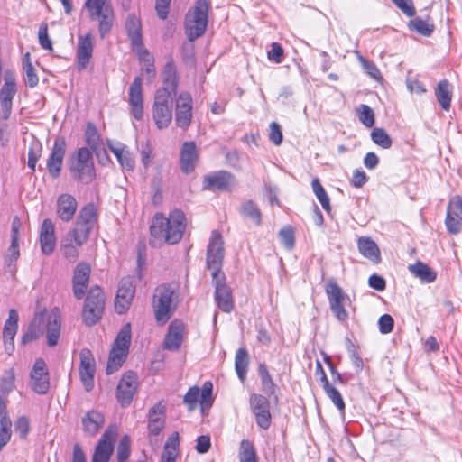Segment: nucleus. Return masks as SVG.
I'll use <instances>...</instances> for the list:
<instances>
[{"label": "nucleus", "mask_w": 462, "mask_h": 462, "mask_svg": "<svg viewBox=\"0 0 462 462\" xmlns=\"http://www.w3.org/2000/svg\"><path fill=\"white\" fill-rule=\"evenodd\" d=\"M185 228V216L180 210L172 211L169 217L156 213L150 226V245L159 247L163 244H177L181 240Z\"/></svg>", "instance_id": "f257e3e1"}, {"label": "nucleus", "mask_w": 462, "mask_h": 462, "mask_svg": "<svg viewBox=\"0 0 462 462\" xmlns=\"http://www.w3.org/2000/svg\"><path fill=\"white\" fill-rule=\"evenodd\" d=\"M61 318L58 309L49 313L46 310L35 314L27 331L22 337V343L26 345L40 338L46 332L47 345L55 346L60 337Z\"/></svg>", "instance_id": "f03ea898"}, {"label": "nucleus", "mask_w": 462, "mask_h": 462, "mask_svg": "<svg viewBox=\"0 0 462 462\" xmlns=\"http://www.w3.org/2000/svg\"><path fill=\"white\" fill-rule=\"evenodd\" d=\"M209 8L210 4L208 0H196L195 6L187 13L184 29L189 42H194L205 33Z\"/></svg>", "instance_id": "7ed1b4c3"}, {"label": "nucleus", "mask_w": 462, "mask_h": 462, "mask_svg": "<svg viewBox=\"0 0 462 462\" xmlns=\"http://www.w3.org/2000/svg\"><path fill=\"white\" fill-rule=\"evenodd\" d=\"M175 290L170 284L159 285L152 296V309L156 322L164 325L173 315L177 304Z\"/></svg>", "instance_id": "20e7f679"}, {"label": "nucleus", "mask_w": 462, "mask_h": 462, "mask_svg": "<svg viewBox=\"0 0 462 462\" xmlns=\"http://www.w3.org/2000/svg\"><path fill=\"white\" fill-rule=\"evenodd\" d=\"M85 7L91 21L98 22V32L104 39L113 29L115 12L110 0H86Z\"/></svg>", "instance_id": "39448f33"}, {"label": "nucleus", "mask_w": 462, "mask_h": 462, "mask_svg": "<svg viewBox=\"0 0 462 462\" xmlns=\"http://www.w3.org/2000/svg\"><path fill=\"white\" fill-rule=\"evenodd\" d=\"M72 177L84 184L90 183L96 177L92 152L86 147L78 150L70 164Z\"/></svg>", "instance_id": "423d86ee"}, {"label": "nucleus", "mask_w": 462, "mask_h": 462, "mask_svg": "<svg viewBox=\"0 0 462 462\" xmlns=\"http://www.w3.org/2000/svg\"><path fill=\"white\" fill-rule=\"evenodd\" d=\"M152 118L158 129L167 128L172 120V96L165 89H157L152 108Z\"/></svg>", "instance_id": "0eeeda50"}, {"label": "nucleus", "mask_w": 462, "mask_h": 462, "mask_svg": "<svg viewBox=\"0 0 462 462\" xmlns=\"http://www.w3.org/2000/svg\"><path fill=\"white\" fill-rule=\"evenodd\" d=\"M325 291L328 295L330 310L339 321H345L348 318V313L345 308L349 297L344 293L340 286L334 279H329L325 286Z\"/></svg>", "instance_id": "6e6552de"}, {"label": "nucleus", "mask_w": 462, "mask_h": 462, "mask_svg": "<svg viewBox=\"0 0 462 462\" xmlns=\"http://www.w3.org/2000/svg\"><path fill=\"white\" fill-rule=\"evenodd\" d=\"M223 244L221 234L217 230L212 231L207 249V265L212 271V278H216L217 274L224 273L221 271L224 259Z\"/></svg>", "instance_id": "1a4fd4ad"}, {"label": "nucleus", "mask_w": 462, "mask_h": 462, "mask_svg": "<svg viewBox=\"0 0 462 462\" xmlns=\"http://www.w3.org/2000/svg\"><path fill=\"white\" fill-rule=\"evenodd\" d=\"M117 433L118 429L116 425H110L106 430L95 448L91 462H109L114 451V443Z\"/></svg>", "instance_id": "9d476101"}, {"label": "nucleus", "mask_w": 462, "mask_h": 462, "mask_svg": "<svg viewBox=\"0 0 462 462\" xmlns=\"http://www.w3.org/2000/svg\"><path fill=\"white\" fill-rule=\"evenodd\" d=\"M249 406L255 417L257 426L263 430L269 429L272 422V415L268 398L262 394L252 393L249 397Z\"/></svg>", "instance_id": "9b49d317"}, {"label": "nucleus", "mask_w": 462, "mask_h": 462, "mask_svg": "<svg viewBox=\"0 0 462 462\" xmlns=\"http://www.w3.org/2000/svg\"><path fill=\"white\" fill-rule=\"evenodd\" d=\"M137 387V375L132 371L125 373L116 387V398L123 407L130 405Z\"/></svg>", "instance_id": "f8f14e48"}, {"label": "nucleus", "mask_w": 462, "mask_h": 462, "mask_svg": "<svg viewBox=\"0 0 462 462\" xmlns=\"http://www.w3.org/2000/svg\"><path fill=\"white\" fill-rule=\"evenodd\" d=\"M193 102L191 95L187 92H181L176 98L175 123L178 127L187 129L192 120Z\"/></svg>", "instance_id": "ddd939ff"}, {"label": "nucleus", "mask_w": 462, "mask_h": 462, "mask_svg": "<svg viewBox=\"0 0 462 462\" xmlns=\"http://www.w3.org/2000/svg\"><path fill=\"white\" fill-rule=\"evenodd\" d=\"M215 285V300L218 308L226 313H229L234 308L232 291L226 282L225 273L217 274L212 278Z\"/></svg>", "instance_id": "4468645a"}, {"label": "nucleus", "mask_w": 462, "mask_h": 462, "mask_svg": "<svg viewBox=\"0 0 462 462\" xmlns=\"http://www.w3.org/2000/svg\"><path fill=\"white\" fill-rule=\"evenodd\" d=\"M15 79L12 72H5V84L0 90L1 113L4 120L10 117L13 106V99L16 94Z\"/></svg>", "instance_id": "2eb2a0df"}, {"label": "nucleus", "mask_w": 462, "mask_h": 462, "mask_svg": "<svg viewBox=\"0 0 462 462\" xmlns=\"http://www.w3.org/2000/svg\"><path fill=\"white\" fill-rule=\"evenodd\" d=\"M135 292V286L130 276L124 277L118 286L115 309L118 314H124L129 309Z\"/></svg>", "instance_id": "dca6fc26"}, {"label": "nucleus", "mask_w": 462, "mask_h": 462, "mask_svg": "<svg viewBox=\"0 0 462 462\" xmlns=\"http://www.w3.org/2000/svg\"><path fill=\"white\" fill-rule=\"evenodd\" d=\"M31 387L38 394H45L50 388L49 373L45 361L36 359L31 371Z\"/></svg>", "instance_id": "f3484780"}, {"label": "nucleus", "mask_w": 462, "mask_h": 462, "mask_svg": "<svg viewBox=\"0 0 462 462\" xmlns=\"http://www.w3.org/2000/svg\"><path fill=\"white\" fill-rule=\"evenodd\" d=\"M446 226L450 234H457L462 226V197L457 195L453 197L448 205Z\"/></svg>", "instance_id": "a211bd4d"}, {"label": "nucleus", "mask_w": 462, "mask_h": 462, "mask_svg": "<svg viewBox=\"0 0 462 462\" xmlns=\"http://www.w3.org/2000/svg\"><path fill=\"white\" fill-rule=\"evenodd\" d=\"M65 152L66 141L63 137L59 136L54 141L51 152L47 161V169L52 178L60 176Z\"/></svg>", "instance_id": "6ab92c4d"}, {"label": "nucleus", "mask_w": 462, "mask_h": 462, "mask_svg": "<svg viewBox=\"0 0 462 462\" xmlns=\"http://www.w3.org/2000/svg\"><path fill=\"white\" fill-rule=\"evenodd\" d=\"M95 372L96 365L93 355L88 349H82L80 351L79 374L87 392L93 388Z\"/></svg>", "instance_id": "aec40b11"}, {"label": "nucleus", "mask_w": 462, "mask_h": 462, "mask_svg": "<svg viewBox=\"0 0 462 462\" xmlns=\"http://www.w3.org/2000/svg\"><path fill=\"white\" fill-rule=\"evenodd\" d=\"M128 104L130 106L131 114L136 120H141L143 116V95L142 79L136 77L129 87Z\"/></svg>", "instance_id": "412c9836"}, {"label": "nucleus", "mask_w": 462, "mask_h": 462, "mask_svg": "<svg viewBox=\"0 0 462 462\" xmlns=\"http://www.w3.org/2000/svg\"><path fill=\"white\" fill-rule=\"evenodd\" d=\"M90 272V265L84 262L79 263L74 269L72 278L73 294L78 300H81L85 296L89 283Z\"/></svg>", "instance_id": "4be33fe9"}, {"label": "nucleus", "mask_w": 462, "mask_h": 462, "mask_svg": "<svg viewBox=\"0 0 462 462\" xmlns=\"http://www.w3.org/2000/svg\"><path fill=\"white\" fill-rule=\"evenodd\" d=\"M234 176L226 171H219L204 177L203 189L207 190H226L228 189Z\"/></svg>", "instance_id": "5701e85b"}, {"label": "nucleus", "mask_w": 462, "mask_h": 462, "mask_svg": "<svg viewBox=\"0 0 462 462\" xmlns=\"http://www.w3.org/2000/svg\"><path fill=\"white\" fill-rule=\"evenodd\" d=\"M199 160L197 146L194 142H185L180 149V165L182 172L189 174L195 170Z\"/></svg>", "instance_id": "b1692460"}, {"label": "nucleus", "mask_w": 462, "mask_h": 462, "mask_svg": "<svg viewBox=\"0 0 462 462\" xmlns=\"http://www.w3.org/2000/svg\"><path fill=\"white\" fill-rule=\"evenodd\" d=\"M125 30L135 51L145 49L142 37V23L139 17L134 14H129L125 21Z\"/></svg>", "instance_id": "393cba45"}, {"label": "nucleus", "mask_w": 462, "mask_h": 462, "mask_svg": "<svg viewBox=\"0 0 462 462\" xmlns=\"http://www.w3.org/2000/svg\"><path fill=\"white\" fill-rule=\"evenodd\" d=\"M40 245L42 252L49 255L56 245L55 226L50 218L43 220L40 230Z\"/></svg>", "instance_id": "a878e982"}, {"label": "nucleus", "mask_w": 462, "mask_h": 462, "mask_svg": "<svg viewBox=\"0 0 462 462\" xmlns=\"http://www.w3.org/2000/svg\"><path fill=\"white\" fill-rule=\"evenodd\" d=\"M78 208L76 199L70 194H61L57 199V215L64 222L73 219Z\"/></svg>", "instance_id": "bb28decb"}, {"label": "nucleus", "mask_w": 462, "mask_h": 462, "mask_svg": "<svg viewBox=\"0 0 462 462\" xmlns=\"http://www.w3.org/2000/svg\"><path fill=\"white\" fill-rule=\"evenodd\" d=\"M183 332L184 324L180 320L171 321L164 338V347L171 351L178 350L183 339Z\"/></svg>", "instance_id": "cd10ccee"}, {"label": "nucleus", "mask_w": 462, "mask_h": 462, "mask_svg": "<svg viewBox=\"0 0 462 462\" xmlns=\"http://www.w3.org/2000/svg\"><path fill=\"white\" fill-rule=\"evenodd\" d=\"M165 426V405L158 402L149 411L148 430L150 434L158 436Z\"/></svg>", "instance_id": "c85d7f7f"}, {"label": "nucleus", "mask_w": 462, "mask_h": 462, "mask_svg": "<svg viewBox=\"0 0 462 462\" xmlns=\"http://www.w3.org/2000/svg\"><path fill=\"white\" fill-rule=\"evenodd\" d=\"M93 52V42L90 33L85 36L79 37L78 50H77V60L79 69H83L87 67L92 57Z\"/></svg>", "instance_id": "c756f323"}, {"label": "nucleus", "mask_w": 462, "mask_h": 462, "mask_svg": "<svg viewBox=\"0 0 462 462\" xmlns=\"http://www.w3.org/2000/svg\"><path fill=\"white\" fill-rule=\"evenodd\" d=\"M163 87L159 89H165L168 95L175 96L179 86V76L176 66L171 58L166 63L163 71Z\"/></svg>", "instance_id": "7c9ffc66"}, {"label": "nucleus", "mask_w": 462, "mask_h": 462, "mask_svg": "<svg viewBox=\"0 0 462 462\" xmlns=\"http://www.w3.org/2000/svg\"><path fill=\"white\" fill-rule=\"evenodd\" d=\"M18 313L15 310H9V317L5 323L3 337L6 349H14V338L18 328Z\"/></svg>", "instance_id": "2f4dec72"}, {"label": "nucleus", "mask_w": 462, "mask_h": 462, "mask_svg": "<svg viewBox=\"0 0 462 462\" xmlns=\"http://www.w3.org/2000/svg\"><path fill=\"white\" fill-rule=\"evenodd\" d=\"M105 418L100 412L92 410L82 418L83 430L89 436H95L103 427Z\"/></svg>", "instance_id": "473e14b6"}, {"label": "nucleus", "mask_w": 462, "mask_h": 462, "mask_svg": "<svg viewBox=\"0 0 462 462\" xmlns=\"http://www.w3.org/2000/svg\"><path fill=\"white\" fill-rule=\"evenodd\" d=\"M358 249L362 255L368 258L374 263H378L381 261L380 250L371 238L360 237L358 239Z\"/></svg>", "instance_id": "72a5a7b5"}, {"label": "nucleus", "mask_w": 462, "mask_h": 462, "mask_svg": "<svg viewBox=\"0 0 462 462\" xmlns=\"http://www.w3.org/2000/svg\"><path fill=\"white\" fill-rule=\"evenodd\" d=\"M180 436L173 432L167 439L161 457V462H176L179 454Z\"/></svg>", "instance_id": "f704fd0d"}, {"label": "nucleus", "mask_w": 462, "mask_h": 462, "mask_svg": "<svg viewBox=\"0 0 462 462\" xmlns=\"http://www.w3.org/2000/svg\"><path fill=\"white\" fill-rule=\"evenodd\" d=\"M408 270L423 282L431 283L437 279V273L420 261L414 264H410Z\"/></svg>", "instance_id": "c9c22d12"}, {"label": "nucleus", "mask_w": 462, "mask_h": 462, "mask_svg": "<svg viewBox=\"0 0 462 462\" xmlns=\"http://www.w3.org/2000/svg\"><path fill=\"white\" fill-rule=\"evenodd\" d=\"M435 95L438 102L443 110H449L452 92L450 83L447 79L440 80L435 89Z\"/></svg>", "instance_id": "e433bc0d"}, {"label": "nucleus", "mask_w": 462, "mask_h": 462, "mask_svg": "<svg viewBox=\"0 0 462 462\" xmlns=\"http://www.w3.org/2000/svg\"><path fill=\"white\" fill-rule=\"evenodd\" d=\"M249 365V356L245 348L241 347L236 353L235 368L236 374L241 382L246 378L247 369Z\"/></svg>", "instance_id": "4c0bfd02"}, {"label": "nucleus", "mask_w": 462, "mask_h": 462, "mask_svg": "<svg viewBox=\"0 0 462 462\" xmlns=\"http://www.w3.org/2000/svg\"><path fill=\"white\" fill-rule=\"evenodd\" d=\"M93 227L94 226L76 221L74 228L67 235H69V237L73 238L77 245L81 246L88 240L89 234Z\"/></svg>", "instance_id": "58836bf2"}, {"label": "nucleus", "mask_w": 462, "mask_h": 462, "mask_svg": "<svg viewBox=\"0 0 462 462\" xmlns=\"http://www.w3.org/2000/svg\"><path fill=\"white\" fill-rule=\"evenodd\" d=\"M79 247L73 238L69 237V235H67L61 242L60 251L62 255L69 262L75 263L79 256Z\"/></svg>", "instance_id": "ea45409f"}, {"label": "nucleus", "mask_w": 462, "mask_h": 462, "mask_svg": "<svg viewBox=\"0 0 462 462\" xmlns=\"http://www.w3.org/2000/svg\"><path fill=\"white\" fill-rule=\"evenodd\" d=\"M127 353L113 347L109 354V358L106 365V374H111L116 372L125 363Z\"/></svg>", "instance_id": "a19ab883"}, {"label": "nucleus", "mask_w": 462, "mask_h": 462, "mask_svg": "<svg viewBox=\"0 0 462 462\" xmlns=\"http://www.w3.org/2000/svg\"><path fill=\"white\" fill-rule=\"evenodd\" d=\"M131 336V325L130 323H126L122 327L117 334L113 347L128 354Z\"/></svg>", "instance_id": "79ce46f5"}, {"label": "nucleus", "mask_w": 462, "mask_h": 462, "mask_svg": "<svg viewBox=\"0 0 462 462\" xmlns=\"http://www.w3.org/2000/svg\"><path fill=\"white\" fill-rule=\"evenodd\" d=\"M258 371L261 377L262 391L269 396L274 394L277 385L273 381L267 366L264 364H260Z\"/></svg>", "instance_id": "37998d69"}, {"label": "nucleus", "mask_w": 462, "mask_h": 462, "mask_svg": "<svg viewBox=\"0 0 462 462\" xmlns=\"http://www.w3.org/2000/svg\"><path fill=\"white\" fill-rule=\"evenodd\" d=\"M103 311L104 310L85 302L82 310V320L84 324L87 326L95 325L101 319Z\"/></svg>", "instance_id": "c03bdc74"}, {"label": "nucleus", "mask_w": 462, "mask_h": 462, "mask_svg": "<svg viewBox=\"0 0 462 462\" xmlns=\"http://www.w3.org/2000/svg\"><path fill=\"white\" fill-rule=\"evenodd\" d=\"M97 209L94 204L89 203L84 206L77 217V220L79 223L87 224L94 226L97 223Z\"/></svg>", "instance_id": "a18cd8bd"}, {"label": "nucleus", "mask_w": 462, "mask_h": 462, "mask_svg": "<svg viewBox=\"0 0 462 462\" xmlns=\"http://www.w3.org/2000/svg\"><path fill=\"white\" fill-rule=\"evenodd\" d=\"M240 462H257V455L253 443L247 439H243L239 448Z\"/></svg>", "instance_id": "49530a36"}, {"label": "nucleus", "mask_w": 462, "mask_h": 462, "mask_svg": "<svg viewBox=\"0 0 462 462\" xmlns=\"http://www.w3.org/2000/svg\"><path fill=\"white\" fill-rule=\"evenodd\" d=\"M241 213L254 222L256 226H260L262 222V215L259 208L252 201L247 200L241 206Z\"/></svg>", "instance_id": "de8ad7c7"}, {"label": "nucleus", "mask_w": 462, "mask_h": 462, "mask_svg": "<svg viewBox=\"0 0 462 462\" xmlns=\"http://www.w3.org/2000/svg\"><path fill=\"white\" fill-rule=\"evenodd\" d=\"M410 30L415 31L423 36H430L434 31V24L420 17L411 20L408 23Z\"/></svg>", "instance_id": "09e8293b"}, {"label": "nucleus", "mask_w": 462, "mask_h": 462, "mask_svg": "<svg viewBox=\"0 0 462 462\" xmlns=\"http://www.w3.org/2000/svg\"><path fill=\"white\" fill-rule=\"evenodd\" d=\"M85 142L87 145L89 147V150L96 151L99 146L100 135L97 132L96 125L88 122L87 124L86 131H85Z\"/></svg>", "instance_id": "8fccbe9b"}, {"label": "nucleus", "mask_w": 462, "mask_h": 462, "mask_svg": "<svg viewBox=\"0 0 462 462\" xmlns=\"http://www.w3.org/2000/svg\"><path fill=\"white\" fill-rule=\"evenodd\" d=\"M23 70L26 76V84L30 88H34L38 85L39 79L35 69L31 62L30 53H26L23 59Z\"/></svg>", "instance_id": "3c124183"}, {"label": "nucleus", "mask_w": 462, "mask_h": 462, "mask_svg": "<svg viewBox=\"0 0 462 462\" xmlns=\"http://www.w3.org/2000/svg\"><path fill=\"white\" fill-rule=\"evenodd\" d=\"M136 52L139 54L140 59L144 61V67L142 69L143 73L146 74L148 79L152 81L156 75L152 57L146 49L140 50V51Z\"/></svg>", "instance_id": "603ef678"}, {"label": "nucleus", "mask_w": 462, "mask_h": 462, "mask_svg": "<svg viewBox=\"0 0 462 462\" xmlns=\"http://www.w3.org/2000/svg\"><path fill=\"white\" fill-rule=\"evenodd\" d=\"M311 186L313 192L315 193L317 199L320 202L322 208L327 212H330V199L319 180L318 179L313 180L311 182Z\"/></svg>", "instance_id": "864d4df0"}, {"label": "nucleus", "mask_w": 462, "mask_h": 462, "mask_svg": "<svg viewBox=\"0 0 462 462\" xmlns=\"http://www.w3.org/2000/svg\"><path fill=\"white\" fill-rule=\"evenodd\" d=\"M87 303L90 304L91 306H97L99 309L104 310L105 309V294L100 287L94 286L92 287L86 298Z\"/></svg>", "instance_id": "5fc2aeb1"}, {"label": "nucleus", "mask_w": 462, "mask_h": 462, "mask_svg": "<svg viewBox=\"0 0 462 462\" xmlns=\"http://www.w3.org/2000/svg\"><path fill=\"white\" fill-rule=\"evenodd\" d=\"M371 138L374 143L383 149H389L392 146V138L383 128L376 127L371 132Z\"/></svg>", "instance_id": "6e6d98bb"}, {"label": "nucleus", "mask_w": 462, "mask_h": 462, "mask_svg": "<svg viewBox=\"0 0 462 462\" xmlns=\"http://www.w3.org/2000/svg\"><path fill=\"white\" fill-rule=\"evenodd\" d=\"M323 389L336 407L343 412L345 410V402L340 393L329 383L328 380H326V385H323Z\"/></svg>", "instance_id": "4d7b16f0"}, {"label": "nucleus", "mask_w": 462, "mask_h": 462, "mask_svg": "<svg viewBox=\"0 0 462 462\" xmlns=\"http://www.w3.org/2000/svg\"><path fill=\"white\" fill-rule=\"evenodd\" d=\"M130 438L125 435L119 441L116 448V460L117 462H126L130 456Z\"/></svg>", "instance_id": "13d9d810"}, {"label": "nucleus", "mask_w": 462, "mask_h": 462, "mask_svg": "<svg viewBox=\"0 0 462 462\" xmlns=\"http://www.w3.org/2000/svg\"><path fill=\"white\" fill-rule=\"evenodd\" d=\"M12 421L10 417L0 419V450L9 442L11 438Z\"/></svg>", "instance_id": "bf43d9fd"}, {"label": "nucleus", "mask_w": 462, "mask_h": 462, "mask_svg": "<svg viewBox=\"0 0 462 462\" xmlns=\"http://www.w3.org/2000/svg\"><path fill=\"white\" fill-rule=\"evenodd\" d=\"M213 384L211 382H205L200 393V406L202 410L209 408L213 403Z\"/></svg>", "instance_id": "052dcab7"}, {"label": "nucleus", "mask_w": 462, "mask_h": 462, "mask_svg": "<svg viewBox=\"0 0 462 462\" xmlns=\"http://www.w3.org/2000/svg\"><path fill=\"white\" fill-rule=\"evenodd\" d=\"M19 255L18 241L14 242V240H11V245L5 256V264L11 273L14 271V263L17 261Z\"/></svg>", "instance_id": "680f3d73"}, {"label": "nucleus", "mask_w": 462, "mask_h": 462, "mask_svg": "<svg viewBox=\"0 0 462 462\" xmlns=\"http://www.w3.org/2000/svg\"><path fill=\"white\" fill-rule=\"evenodd\" d=\"M14 373L13 370L5 371L0 383V393L8 395L14 387Z\"/></svg>", "instance_id": "e2e57ef3"}, {"label": "nucleus", "mask_w": 462, "mask_h": 462, "mask_svg": "<svg viewBox=\"0 0 462 462\" xmlns=\"http://www.w3.org/2000/svg\"><path fill=\"white\" fill-rule=\"evenodd\" d=\"M359 120L366 127H372L374 125V113L367 105H361L359 109Z\"/></svg>", "instance_id": "0e129e2a"}, {"label": "nucleus", "mask_w": 462, "mask_h": 462, "mask_svg": "<svg viewBox=\"0 0 462 462\" xmlns=\"http://www.w3.org/2000/svg\"><path fill=\"white\" fill-rule=\"evenodd\" d=\"M199 388L194 386L189 388L187 393L185 394L183 402L188 406V410L189 411H192L196 409L199 402Z\"/></svg>", "instance_id": "69168bd1"}, {"label": "nucleus", "mask_w": 462, "mask_h": 462, "mask_svg": "<svg viewBox=\"0 0 462 462\" xmlns=\"http://www.w3.org/2000/svg\"><path fill=\"white\" fill-rule=\"evenodd\" d=\"M282 243L287 249H292L295 244L294 231L291 226H285L279 232Z\"/></svg>", "instance_id": "338daca9"}, {"label": "nucleus", "mask_w": 462, "mask_h": 462, "mask_svg": "<svg viewBox=\"0 0 462 462\" xmlns=\"http://www.w3.org/2000/svg\"><path fill=\"white\" fill-rule=\"evenodd\" d=\"M358 60L363 67V69L365 70V72L373 79H380L382 78L381 72L378 69L377 66L367 60H365L363 56L359 55Z\"/></svg>", "instance_id": "774afa93"}]
</instances>
